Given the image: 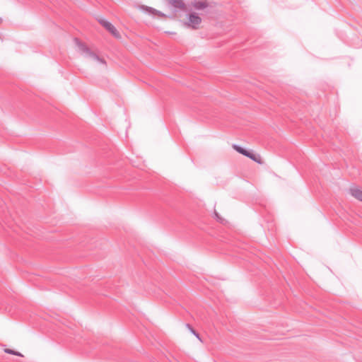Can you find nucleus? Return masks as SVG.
Listing matches in <instances>:
<instances>
[{"label": "nucleus", "instance_id": "obj_10", "mask_svg": "<svg viewBox=\"0 0 362 362\" xmlns=\"http://www.w3.org/2000/svg\"><path fill=\"white\" fill-rule=\"evenodd\" d=\"M4 352L8 354L15 355L21 357L23 356L21 353L11 349H5Z\"/></svg>", "mask_w": 362, "mask_h": 362}, {"label": "nucleus", "instance_id": "obj_3", "mask_svg": "<svg viewBox=\"0 0 362 362\" xmlns=\"http://www.w3.org/2000/svg\"><path fill=\"white\" fill-rule=\"evenodd\" d=\"M98 22L102 25L107 31H109L116 38H120V35L116 28L106 19H98Z\"/></svg>", "mask_w": 362, "mask_h": 362}, {"label": "nucleus", "instance_id": "obj_12", "mask_svg": "<svg viewBox=\"0 0 362 362\" xmlns=\"http://www.w3.org/2000/svg\"><path fill=\"white\" fill-rule=\"evenodd\" d=\"M214 216L218 221L222 222V218L219 216L218 214L216 211H214Z\"/></svg>", "mask_w": 362, "mask_h": 362}, {"label": "nucleus", "instance_id": "obj_9", "mask_svg": "<svg viewBox=\"0 0 362 362\" xmlns=\"http://www.w3.org/2000/svg\"><path fill=\"white\" fill-rule=\"evenodd\" d=\"M233 147L237 152L243 156H245V154L247 153V150L245 148H243L242 146L238 144H233Z\"/></svg>", "mask_w": 362, "mask_h": 362}, {"label": "nucleus", "instance_id": "obj_11", "mask_svg": "<svg viewBox=\"0 0 362 362\" xmlns=\"http://www.w3.org/2000/svg\"><path fill=\"white\" fill-rule=\"evenodd\" d=\"M187 327L189 328L191 333H192L197 339L201 341L199 333L196 332L189 324H187Z\"/></svg>", "mask_w": 362, "mask_h": 362}, {"label": "nucleus", "instance_id": "obj_7", "mask_svg": "<svg viewBox=\"0 0 362 362\" xmlns=\"http://www.w3.org/2000/svg\"><path fill=\"white\" fill-rule=\"evenodd\" d=\"M245 156L250 158L253 161L257 163H262L261 158L259 155L255 154L253 152L247 151V153L245 154Z\"/></svg>", "mask_w": 362, "mask_h": 362}, {"label": "nucleus", "instance_id": "obj_6", "mask_svg": "<svg viewBox=\"0 0 362 362\" xmlns=\"http://www.w3.org/2000/svg\"><path fill=\"white\" fill-rule=\"evenodd\" d=\"M141 8L143 10H145V11H148L150 13L155 14V15H157L158 16H162V17L165 16V14L163 13H162L161 11H160L158 10H156V9L152 8V7H149V6H142Z\"/></svg>", "mask_w": 362, "mask_h": 362}, {"label": "nucleus", "instance_id": "obj_8", "mask_svg": "<svg viewBox=\"0 0 362 362\" xmlns=\"http://www.w3.org/2000/svg\"><path fill=\"white\" fill-rule=\"evenodd\" d=\"M168 4L175 8L182 9L185 6L182 0H170Z\"/></svg>", "mask_w": 362, "mask_h": 362}, {"label": "nucleus", "instance_id": "obj_13", "mask_svg": "<svg viewBox=\"0 0 362 362\" xmlns=\"http://www.w3.org/2000/svg\"><path fill=\"white\" fill-rule=\"evenodd\" d=\"M97 62H100V64H106V62L105 61L104 59H102L100 57V59L98 60Z\"/></svg>", "mask_w": 362, "mask_h": 362}, {"label": "nucleus", "instance_id": "obj_14", "mask_svg": "<svg viewBox=\"0 0 362 362\" xmlns=\"http://www.w3.org/2000/svg\"><path fill=\"white\" fill-rule=\"evenodd\" d=\"M2 23V18L0 17V24Z\"/></svg>", "mask_w": 362, "mask_h": 362}, {"label": "nucleus", "instance_id": "obj_2", "mask_svg": "<svg viewBox=\"0 0 362 362\" xmlns=\"http://www.w3.org/2000/svg\"><path fill=\"white\" fill-rule=\"evenodd\" d=\"M202 23V18L196 13H189L188 16V21L185 23V25L192 29H198L199 24Z\"/></svg>", "mask_w": 362, "mask_h": 362}, {"label": "nucleus", "instance_id": "obj_5", "mask_svg": "<svg viewBox=\"0 0 362 362\" xmlns=\"http://www.w3.org/2000/svg\"><path fill=\"white\" fill-rule=\"evenodd\" d=\"M192 6L196 10H204L209 7H211L210 3L206 1H195L192 3Z\"/></svg>", "mask_w": 362, "mask_h": 362}, {"label": "nucleus", "instance_id": "obj_1", "mask_svg": "<svg viewBox=\"0 0 362 362\" xmlns=\"http://www.w3.org/2000/svg\"><path fill=\"white\" fill-rule=\"evenodd\" d=\"M74 40L76 41L80 52L85 54L86 57L91 58L95 61L100 59V57L98 54L93 52L85 44L81 42L78 38H75Z\"/></svg>", "mask_w": 362, "mask_h": 362}, {"label": "nucleus", "instance_id": "obj_15", "mask_svg": "<svg viewBox=\"0 0 362 362\" xmlns=\"http://www.w3.org/2000/svg\"><path fill=\"white\" fill-rule=\"evenodd\" d=\"M166 1H167L168 3H169V1H170V0H166Z\"/></svg>", "mask_w": 362, "mask_h": 362}, {"label": "nucleus", "instance_id": "obj_4", "mask_svg": "<svg viewBox=\"0 0 362 362\" xmlns=\"http://www.w3.org/2000/svg\"><path fill=\"white\" fill-rule=\"evenodd\" d=\"M349 194L356 199L362 202V188L354 186L349 189Z\"/></svg>", "mask_w": 362, "mask_h": 362}]
</instances>
